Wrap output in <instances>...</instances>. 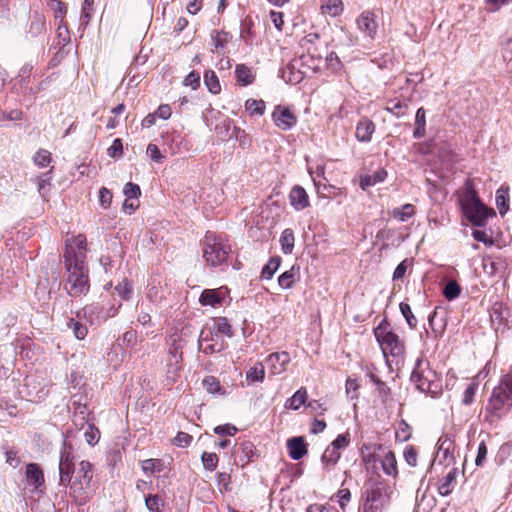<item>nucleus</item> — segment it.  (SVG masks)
Listing matches in <instances>:
<instances>
[{"label": "nucleus", "instance_id": "obj_1", "mask_svg": "<svg viewBox=\"0 0 512 512\" xmlns=\"http://www.w3.org/2000/svg\"><path fill=\"white\" fill-rule=\"evenodd\" d=\"M72 447L63 442L59 459L60 485L69 487V495L79 505L86 504L93 494L91 486L92 465L88 461H81L77 468L74 466Z\"/></svg>", "mask_w": 512, "mask_h": 512}, {"label": "nucleus", "instance_id": "obj_2", "mask_svg": "<svg viewBox=\"0 0 512 512\" xmlns=\"http://www.w3.org/2000/svg\"><path fill=\"white\" fill-rule=\"evenodd\" d=\"M67 270L65 289L73 297L86 294L89 291L88 269L85 262L72 261L71 251L64 253Z\"/></svg>", "mask_w": 512, "mask_h": 512}, {"label": "nucleus", "instance_id": "obj_3", "mask_svg": "<svg viewBox=\"0 0 512 512\" xmlns=\"http://www.w3.org/2000/svg\"><path fill=\"white\" fill-rule=\"evenodd\" d=\"M462 208L465 216L474 226H484L487 218L491 215H495L492 209H488L481 203L476 192L472 189L467 190L462 201Z\"/></svg>", "mask_w": 512, "mask_h": 512}, {"label": "nucleus", "instance_id": "obj_4", "mask_svg": "<svg viewBox=\"0 0 512 512\" xmlns=\"http://www.w3.org/2000/svg\"><path fill=\"white\" fill-rule=\"evenodd\" d=\"M230 251V245L224 242L222 238L209 232L206 233L203 243V258L207 264L212 267L223 264Z\"/></svg>", "mask_w": 512, "mask_h": 512}, {"label": "nucleus", "instance_id": "obj_5", "mask_svg": "<svg viewBox=\"0 0 512 512\" xmlns=\"http://www.w3.org/2000/svg\"><path fill=\"white\" fill-rule=\"evenodd\" d=\"M375 337L383 351L384 356H401L404 353V343L392 330L390 325L383 321L374 330Z\"/></svg>", "mask_w": 512, "mask_h": 512}, {"label": "nucleus", "instance_id": "obj_6", "mask_svg": "<svg viewBox=\"0 0 512 512\" xmlns=\"http://www.w3.org/2000/svg\"><path fill=\"white\" fill-rule=\"evenodd\" d=\"M411 380L417 389L424 393H434L438 387L437 374L429 367L425 360L418 359L411 374Z\"/></svg>", "mask_w": 512, "mask_h": 512}, {"label": "nucleus", "instance_id": "obj_7", "mask_svg": "<svg viewBox=\"0 0 512 512\" xmlns=\"http://www.w3.org/2000/svg\"><path fill=\"white\" fill-rule=\"evenodd\" d=\"M297 64L300 65L301 69H299L296 74L291 72L292 76L287 78V81L293 84L299 83L303 76L309 72L317 73L321 68L322 58L320 55H316L315 53L303 54L299 61L292 63L288 67V70L294 69Z\"/></svg>", "mask_w": 512, "mask_h": 512}, {"label": "nucleus", "instance_id": "obj_8", "mask_svg": "<svg viewBox=\"0 0 512 512\" xmlns=\"http://www.w3.org/2000/svg\"><path fill=\"white\" fill-rule=\"evenodd\" d=\"M198 343L199 348L205 354L218 353L224 350L226 347V342L222 336H220L218 333H214V331L209 327L202 329Z\"/></svg>", "mask_w": 512, "mask_h": 512}, {"label": "nucleus", "instance_id": "obj_9", "mask_svg": "<svg viewBox=\"0 0 512 512\" xmlns=\"http://www.w3.org/2000/svg\"><path fill=\"white\" fill-rule=\"evenodd\" d=\"M511 405L512 395L502 384H500L493 390L487 409L495 414L500 415L501 413L507 411Z\"/></svg>", "mask_w": 512, "mask_h": 512}, {"label": "nucleus", "instance_id": "obj_10", "mask_svg": "<svg viewBox=\"0 0 512 512\" xmlns=\"http://www.w3.org/2000/svg\"><path fill=\"white\" fill-rule=\"evenodd\" d=\"M272 120L277 128L288 131L296 125L297 116L290 108L278 105L272 112Z\"/></svg>", "mask_w": 512, "mask_h": 512}, {"label": "nucleus", "instance_id": "obj_11", "mask_svg": "<svg viewBox=\"0 0 512 512\" xmlns=\"http://www.w3.org/2000/svg\"><path fill=\"white\" fill-rule=\"evenodd\" d=\"M290 355L288 352H275L271 353L266 358L267 367L272 375H280L287 370L290 363Z\"/></svg>", "mask_w": 512, "mask_h": 512}, {"label": "nucleus", "instance_id": "obj_12", "mask_svg": "<svg viewBox=\"0 0 512 512\" xmlns=\"http://www.w3.org/2000/svg\"><path fill=\"white\" fill-rule=\"evenodd\" d=\"M71 251L72 261L85 262L86 258V238L79 234L66 240V249Z\"/></svg>", "mask_w": 512, "mask_h": 512}, {"label": "nucleus", "instance_id": "obj_13", "mask_svg": "<svg viewBox=\"0 0 512 512\" xmlns=\"http://www.w3.org/2000/svg\"><path fill=\"white\" fill-rule=\"evenodd\" d=\"M358 29L368 36L370 39H374L377 32V23L375 15L370 11H364L356 20Z\"/></svg>", "mask_w": 512, "mask_h": 512}, {"label": "nucleus", "instance_id": "obj_14", "mask_svg": "<svg viewBox=\"0 0 512 512\" xmlns=\"http://www.w3.org/2000/svg\"><path fill=\"white\" fill-rule=\"evenodd\" d=\"M289 201L291 206L297 211H301L310 205L306 190L299 185H296L291 189L289 193Z\"/></svg>", "mask_w": 512, "mask_h": 512}, {"label": "nucleus", "instance_id": "obj_15", "mask_svg": "<svg viewBox=\"0 0 512 512\" xmlns=\"http://www.w3.org/2000/svg\"><path fill=\"white\" fill-rule=\"evenodd\" d=\"M289 456L293 460L302 459L308 452L303 437H294L287 441Z\"/></svg>", "mask_w": 512, "mask_h": 512}, {"label": "nucleus", "instance_id": "obj_16", "mask_svg": "<svg viewBox=\"0 0 512 512\" xmlns=\"http://www.w3.org/2000/svg\"><path fill=\"white\" fill-rule=\"evenodd\" d=\"M366 499L374 504L384 507L389 502V495L386 487L382 484H378L367 491Z\"/></svg>", "mask_w": 512, "mask_h": 512}, {"label": "nucleus", "instance_id": "obj_17", "mask_svg": "<svg viewBox=\"0 0 512 512\" xmlns=\"http://www.w3.org/2000/svg\"><path fill=\"white\" fill-rule=\"evenodd\" d=\"M375 131V124L368 118L359 121L356 127V138L361 142H369Z\"/></svg>", "mask_w": 512, "mask_h": 512}, {"label": "nucleus", "instance_id": "obj_18", "mask_svg": "<svg viewBox=\"0 0 512 512\" xmlns=\"http://www.w3.org/2000/svg\"><path fill=\"white\" fill-rule=\"evenodd\" d=\"M343 10L342 0H320V11L323 15L337 17L342 14Z\"/></svg>", "mask_w": 512, "mask_h": 512}, {"label": "nucleus", "instance_id": "obj_19", "mask_svg": "<svg viewBox=\"0 0 512 512\" xmlns=\"http://www.w3.org/2000/svg\"><path fill=\"white\" fill-rule=\"evenodd\" d=\"M26 478L29 484L33 485L35 488H38L44 484V474L41 468L35 464L30 463L26 466Z\"/></svg>", "mask_w": 512, "mask_h": 512}, {"label": "nucleus", "instance_id": "obj_20", "mask_svg": "<svg viewBox=\"0 0 512 512\" xmlns=\"http://www.w3.org/2000/svg\"><path fill=\"white\" fill-rule=\"evenodd\" d=\"M383 472L396 478L398 476V467L396 456L392 451H387L384 456L380 459Z\"/></svg>", "mask_w": 512, "mask_h": 512}, {"label": "nucleus", "instance_id": "obj_21", "mask_svg": "<svg viewBox=\"0 0 512 512\" xmlns=\"http://www.w3.org/2000/svg\"><path fill=\"white\" fill-rule=\"evenodd\" d=\"M223 296L220 290L206 289L200 296V303L203 306L216 307L221 303Z\"/></svg>", "mask_w": 512, "mask_h": 512}, {"label": "nucleus", "instance_id": "obj_22", "mask_svg": "<svg viewBox=\"0 0 512 512\" xmlns=\"http://www.w3.org/2000/svg\"><path fill=\"white\" fill-rule=\"evenodd\" d=\"M387 177V172L385 169L381 168L375 171L373 174L366 175L361 178L360 187L363 190H366L368 187L374 186L378 183L383 182Z\"/></svg>", "mask_w": 512, "mask_h": 512}, {"label": "nucleus", "instance_id": "obj_23", "mask_svg": "<svg viewBox=\"0 0 512 512\" xmlns=\"http://www.w3.org/2000/svg\"><path fill=\"white\" fill-rule=\"evenodd\" d=\"M299 266L293 265L289 270L282 273L278 278V284L282 289H290L296 282L299 273Z\"/></svg>", "mask_w": 512, "mask_h": 512}, {"label": "nucleus", "instance_id": "obj_24", "mask_svg": "<svg viewBox=\"0 0 512 512\" xmlns=\"http://www.w3.org/2000/svg\"><path fill=\"white\" fill-rule=\"evenodd\" d=\"M265 378V368L261 362L256 363L246 373V381L249 385L257 382H263Z\"/></svg>", "mask_w": 512, "mask_h": 512}, {"label": "nucleus", "instance_id": "obj_25", "mask_svg": "<svg viewBox=\"0 0 512 512\" xmlns=\"http://www.w3.org/2000/svg\"><path fill=\"white\" fill-rule=\"evenodd\" d=\"M426 112L423 107H420L415 116V129L413 136L416 139H420L425 136L426 133Z\"/></svg>", "mask_w": 512, "mask_h": 512}, {"label": "nucleus", "instance_id": "obj_26", "mask_svg": "<svg viewBox=\"0 0 512 512\" xmlns=\"http://www.w3.org/2000/svg\"><path fill=\"white\" fill-rule=\"evenodd\" d=\"M307 400V391L305 388H300L297 390L292 397H290L286 403L285 407L292 409V410H298L302 405L305 404Z\"/></svg>", "mask_w": 512, "mask_h": 512}, {"label": "nucleus", "instance_id": "obj_27", "mask_svg": "<svg viewBox=\"0 0 512 512\" xmlns=\"http://www.w3.org/2000/svg\"><path fill=\"white\" fill-rule=\"evenodd\" d=\"M496 206L501 215H504L509 209V188L501 187L496 192Z\"/></svg>", "mask_w": 512, "mask_h": 512}, {"label": "nucleus", "instance_id": "obj_28", "mask_svg": "<svg viewBox=\"0 0 512 512\" xmlns=\"http://www.w3.org/2000/svg\"><path fill=\"white\" fill-rule=\"evenodd\" d=\"M281 262L282 259L280 256L271 257L268 263L263 267L261 277L266 280L272 279L274 274L279 269Z\"/></svg>", "mask_w": 512, "mask_h": 512}, {"label": "nucleus", "instance_id": "obj_29", "mask_svg": "<svg viewBox=\"0 0 512 512\" xmlns=\"http://www.w3.org/2000/svg\"><path fill=\"white\" fill-rule=\"evenodd\" d=\"M295 236L291 229H285L280 236L281 249L284 254H291L294 249Z\"/></svg>", "mask_w": 512, "mask_h": 512}, {"label": "nucleus", "instance_id": "obj_30", "mask_svg": "<svg viewBox=\"0 0 512 512\" xmlns=\"http://www.w3.org/2000/svg\"><path fill=\"white\" fill-rule=\"evenodd\" d=\"M455 479H456V471L455 470H451L441 480V482H440V484L438 486L439 494L442 495V496H448L452 492V490H453Z\"/></svg>", "mask_w": 512, "mask_h": 512}, {"label": "nucleus", "instance_id": "obj_31", "mask_svg": "<svg viewBox=\"0 0 512 512\" xmlns=\"http://www.w3.org/2000/svg\"><path fill=\"white\" fill-rule=\"evenodd\" d=\"M204 83L212 94H218L221 91V85L216 73L213 70H207L204 73Z\"/></svg>", "mask_w": 512, "mask_h": 512}, {"label": "nucleus", "instance_id": "obj_32", "mask_svg": "<svg viewBox=\"0 0 512 512\" xmlns=\"http://www.w3.org/2000/svg\"><path fill=\"white\" fill-rule=\"evenodd\" d=\"M320 40V34L316 32L308 33L300 40L299 44L302 48L307 49V53H315L316 44Z\"/></svg>", "mask_w": 512, "mask_h": 512}, {"label": "nucleus", "instance_id": "obj_33", "mask_svg": "<svg viewBox=\"0 0 512 512\" xmlns=\"http://www.w3.org/2000/svg\"><path fill=\"white\" fill-rule=\"evenodd\" d=\"M415 214V209L412 204H405L400 208H395L392 211V216L401 222H406Z\"/></svg>", "mask_w": 512, "mask_h": 512}, {"label": "nucleus", "instance_id": "obj_34", "mask_svg": "<svg viewBox=\"0 0 512 512\" xmlns=\"http://www.w3.org/2000/svg\"><path fill=\"white\" fill-rule=\"evenodd\" d=\"M245 109L251 116H261L265 112V102L263 100L248 99L245 103Z\"/></svg>", "mask_w": 512, "mask_h": 512}, {"label": "nucleus", "instance_id": "obj_35", "mask_svg": "<svg viewBox=\"0 0 512 512\" xmlns=\"http://www.w3.org/2000/svg\"><path fill=\"white\" fill-rule=\"evenodd\" d=\"M460 294L461 287L455 280L449 281L443 289V295L448 301L458 298Z\"/></svg>", "mask_w": 512, "mask_h": 512}, {"label": "nucleus", "instance_id": "obj_36", "mask_svg": "<svg viewBox=\"0 0 512 512\" xmlns=\"http://www.w3.org/2000/svg\"><path fill=\"white\" fill-rule=\"evenodd\" d=\"M340 452L333 448L331 445L326 448L322 455V463L327 466H334L340 459Z\"/></svg>", "mask_w": 512, "mask_h": 512}, {"label": "nucleus", "instance_id": "obj_37", "mask_svg": "<svg viewBox=\"0 0 512 512\" xmlns=\"http://www.w3.org/2000/svg\"><path fill=\"white\" fill-rule=\"evenodd\" d=\"M235 74L237 80L241 82L243 85L251 84L253 81L251 70L243 64H239L236 66Z\"/></svg>", "mask_w": 512, "mask_h": 512}, {"label": "nucleus", "instance_id": "obj_38", "mask_svg": "<svg viewBox=\"0 0 512 512\" xmlns=\"http://www.w3.org/2000/svg\"><path fill=\"white\" fill-rule=\"evenodd\" d=\"M67 326L72 329L73 331V334L74 336L78 339V340H83L86 336H87V333H88V329L85 325H83L81 322L71 318L68 322H67Z\"/></svg>", "mask_w": 512, "mask_h": 512}, {"label": "nucleus", "instance_id": "obj_39", "mask_svg": "<svg viewBox=\"0 0 512 512\" xmlns=\"http://www.w3.org/2000/svg\"><path fill=\"white\" fill-rule=\"evenodd\" d=\"M115 292L123 300L130 299L131 296H132V293H133V284H132V282H130V281L126 280V279L123 280L122 282H120L115 287Z\"/></svg>", "mask_w": 512, "mask_h": 512}, {"label": "nucleus", "instance_id": "obj_40", "mask_svg": "<svg viewBox=\"0 0 512 512\" xmlns=\"http://www.w3.org/2000/svg\"><path fill=\"white\" fill-rule=\"evenodd\" d=\"M385 109L396 117H403L407 112V105L400 101L389 100Z\"/></svg>", "mask_w": 512, "mask_h": 512}, {"label": "nucleus", "instance_id": "obj_41", "mask_svg": "<svg viewBox=\"0 0 512 512\" xmlns=\"http://www.w3.org/2000/svg\"><path fill=\"white\" fill-rule=\"evenodd\" d=\"M205 390L210 394H224L220 382L213 376H208L203 380Z\"/></svg>", "mask_w": 512, "mask_h": 512}, {"label": "nucleus", "instance_id": "obj_42", "mask_svg": "<svg viewBox=\"0 0 512 512\" xmlns=\"http://www.w3.org/2000/svg\"><path fill=\"white\" fill-rule=\"evenodd\" d=\"M230 36L224 31H214L212 34V41L216 51L223 49L228 43Z\"/></svg>", "mask_w": 512, "mask_h": 512}, {"label": "nucleus", "instance_id": "obj_43", "mask_svg": "<svg viewBox=\"0 0 512 512\" xmlns=\"http://www.w3.org/2000/svg\"><path fill=\"white\" fill-rule=\"evenodd\" d=\"M399 307L409 327L415 328L417 325V319L413 315L410 305L408 303L401 302Z\"/></svg>", "mask_w": 512, "mask_h": 512}, {"label": "nucleus", "instance_id": "obj_44", "mask_svg": "<svg viewBox=\"0 0 512 512\" xmlns=\"http://www.w3.org/2000/svg\"><path fill=\"white\" fill-rule=\"evenodd\" d=\"M215 329L216 331H214V333H218L219 335L224 334L228 337L233 336L231 325L226 318H218L215 321Z\"/></svg>", "mask_w": 512, "mask_h": 512}, {"label": "nucleus", "instance_id": "obj_45", "mask_svg": "<svg viewBox=\"0 0 512 512\" xmlns=\"http://www.w3.org/2000/svg\"><path fill=\"white\" fill-rule=\"evenodd\" d=\"M201 460L205 469L213 471L217 467L218 456L215 453L204 452Z\"/></svg>", "mask_w": 512, "mask_h": 512}, {"label": "nucleus", "instance_id": "obj_46", "mask_svg": "<svg viewBox=\"0 0 512 512\" xmlns=\"http://www.w3.org/2000/svg\"><path fill=\"white\" fill-rule=\"evenodd\" d=\"M145 505L151 512H160L162 500L158 495H148L145 497Z\"/></svg>", "mask_w": 512, "mask_h": 512}, {"label": "nucleus", "instance_id": "obj_47", "mask_svg": "<svg viewBox=\"0 0 512 512\" xmlns=\"http://www.w3.org/2000/svg\"><path fill=\"white\" fill-rule=\"evenodd\" d=\"M34 163L39 167H46L51 162V154L49 151L41 149L34 156Z\"/></svg>", "mask_w": 512, "mask_h": 512}, {"label": "nucleus", "instance_id": "obj_48", "mask_svg": "<svg viewBox=\"0 0 512 512\" xmlns=\"http://www.w3.org/2000/svg\"><path fill=\"white\" fill-rule=\"evenodd\" d=\"M512 0H485L484 8L487 12L494 13L503 6L508 5Z\"/></svg>", "mask_w": 512, "mask_h": 512}, {"label": "nucleus", "instance_id": "obj_49", "mask_svg": "<svg viewBox=\"0 0 512 512\" xmlns=\"http://www.w3.org/2000/svg\"><path fill=\"white\" fill-rule=\"evenodd\" d=\"M84 437L89 445H95L100 439V432L94 425H89Z\"/></svg>", "mask_w": 512, "mask_h": 512}, {"label": "nucleus", "instance_id": "obj_50", "mask_svg": "<svg viewBox=\"0 0 512 512\" xmlns=\"http://www.w3.org/2000/svg\"><path fill=\"white\" fill-rule=\"evenodd\" d=\"M123 193L126 198L138 199L139 196L141 195V189L139 185L132 182H128L124 186Z\"/></svg>", "mask_w": 512, "mask_h": 512}, {"label": "nucleus", "instance_id": "obj_51", "mask_svg": "<svg viewBox=\"0 0 512 512\" xmlns=\"http://www.w3.org/2000/svg\"><path fill=\"white\" fill-rule=\"evenodd\" d=\"M171 341V347L169 349V352L175 357V358H181V350L183 347V344L181 342V339L178 335H172L170 336Z\"/></svg>", "mask_w": 512, "mask_h": 512}, {"label": "nucleus", "instance_id": "obj_52", "mask_svg": "<svg viewBox=\"0 0 512 512\" xmlns=\"http://www.w3.org/2000/svg\"><path fill=\"white\" fill-rule=\"evenodd\" d=\"M358 388L359 384L356 379L348 378L345 385V390L347 396L351 399H357L358 398Z\"/></svg>", "mask_w": 512, "mask_h": 512}, {"label": "nucleus", "instance_id": "obj_53", "mask_svg": "<svg viewBox=\"0 0 512 512\" xmlns=\"http://www.w3.org/2000/svg\"><path fill=\"white\" fill-rule=\"evenodd\" d=\"M112 193L106 187L99 190V203L103 208H108L112 202Z\"/></svg>", "mask_w": 512, "mask_h": 512}, {"label": "nucleus", "instance_id": "obj_54", "mask_svg": "<svg viewBox=\"0 0 512 512\" xmlns=\"http://www.w3.org/2000/svg\"><path fill=\"white\" fill-rule=\"evenodd\" d=\"M142 470L145 473H154L160 471V460L158 459H147L142 462Z\"/></svg>", "mask_w": 512, "mask_h": 512}, {"label": "nucleus", "instance_id": "obj_55", "mask_svg": "<svg viewBox=\"0 0 512 512\" xmlns=\"http://www.w3.org/2000/svg\"><path fill=\"white\" fill-rule=\"evenodd\" d=\"M396 437L401 441H407L411 437V428L405 421L399 424Z\"/></svg>", "mask_w": 512, "mask_h": 512}, {"label": "nucleus", "instance_id": "obj_56", "mask_svg": "<svg viewBox=\"0 0 512 512\" xmlns=\"http://www.w3.org/2000/svg\"><path fill=\"white\" fill-rule=\"evenodd\" d=\"M403 454L404 459L409 466L415 467L417 465V452L414 447L407 446Z\"/></svg>", "mask_w": 512, "mask_h": 512}, {"label": "nucleus", "instance_id": "obj_57", "mask_svg": "<svg viewBox=\"0 0 512 512\" xmlns=\"http://www.w3.org/2000/svg\"><path fill=\"white\" fill-rule=\"evenodd\" d=\"M410 265L411 261H409L408 259L403 260L394 270L393 280L402 279L405 276L407 269L409 268Z\"/></svg>", "mask_w": 512, "mask_h": 512}, {"label": "nucleus", "instance_id": "obj_58", "mask_svg": "<svg viewBox=\"0 0 512 512\" xmlns=\"http://www.w3.org/2000/svg\"><path fill=\"white\" fill-rule=\"evenodd\" d=\"M476 390H477V384L476 383H470L466 387V389L464 391V394H463V403L465 405H469V404H471L473 402Z\"/></svg>", "mask_w": 512, "mask_h": 512}, {"label": "nucleus", "instance_id": "obj_59", "mask_svg": "<svg viewBox=\"0 0 512 512\" xmlns=\"http://www.w3.org/2000/svg\"><path fill=\"white\" fill-rule=\"evenodd\" d=\"M350 443L349 434H339L336 439L331 443V446L336 450L346 448Z\"/></svg>", "mask_w": 512, "mask_h": 512}, {"label": "nucleus", "instance_id": "obj_60", "mask_svg": "<svg viewBox=\"0 0 512 512\" xmlns=\"http://www.w3.org/2000/svg\"><path fill=\"white\" fill-rule=\"evenodd\" d=\"M147 155L150 157L151 160L160 163L163 160V155L161 154L159 148L157 145L150 143L147 146Z\"/></svg>", "mask_w": 512, "mask_h": 512}, {"label": "nucleus", "instance_id": "obj_61", "mask_svg": "<svg viewBox=\"0 0 512 512\" xmlns=\"http://www.w3.org/2000/svg\"><path fill=\"white\" fill-rule=\"evenodd\" d=\"M83 316L89 320L90 323H93L94 316L97 318L100 311L97 305L91 304L87 305L82 310Z\"/></svg>", "mask_w": 512, "mask_h": 512}, {"label": "nucleus", "instance_id": "obj_62", "mask_svg": "<svg viewBox=\"0 0 512 512\" xmlns=\"http://www.w3.org/2000/svg\"><path fill=\"white\" fill-rule=\"evenodd\" d=\"M185 86H191L193 89H196L200 85V74L198 72L192 71L190 72L183 81Z\"/></svg>", "mask_w": 512, "mask_h": 512}, {"label": "nucleus", "instance_id": "obj_63", "mask_svg": "<svg viewBox=\"0 0 512 512\" xmlns=\"http://www.w3.org/2000/svg\"><path fill=\"white\" fill-rule=\"evenodd\" d=\"M123 152V144L121 139L116 138L114 139L112 145L108 148V155L110 157H117L122 155Z\"/></svg>", "mask_w": 512, "mask_h": 512}, {"label": "nucleus", "instance_id": "obj_64", "mask_svg": "<svg viewBox=\"0 0 512 512\" xmlns=\"http://www.w3.org/2000/svg\"><path fill=\"white\" fill-rule=\"evenodd\" d=\"M214 432L220 436H233L237 432V428L231 424L219 425L214 428Z\"/></svg>", "mask_w": 512, "mask_h": 512}]
</instances>
